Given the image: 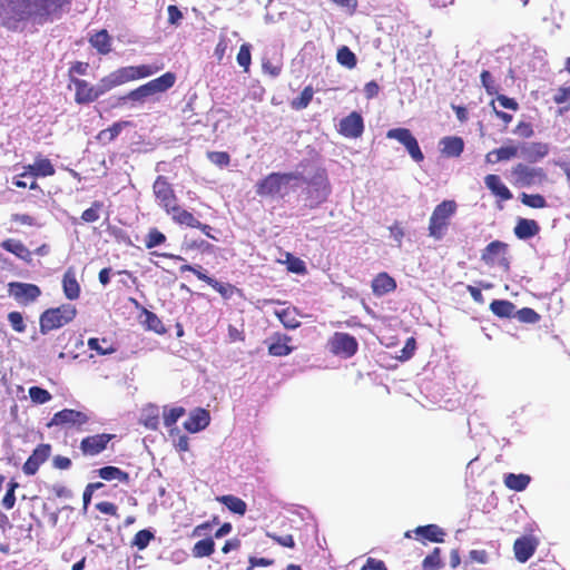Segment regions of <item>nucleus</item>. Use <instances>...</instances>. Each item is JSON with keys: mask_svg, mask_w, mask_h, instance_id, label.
Returning <instances> with one entry per match:
<instances>
[{"mask_svg": "<svg viewBox=\"0 0 570 570\" xmlns=\"http://www.w3.org/2000/svg\"><path fill=\"white\" fill-rule=\"evenodd\" d=\"M51 453V445L41 443L32 452L22 465V471L26 475H35L40 465L45 463Z\"/></svg>", "mask_w": 570, "mask_h": 570, "instance_id": "nucleus-17", "label": "nucleus"}, {"mask_svg": "<svg viewBox=\"0 0 570 570\" xmlns=\"http://www.w3.org/2000/svg\"><path fill=\"white\" fill-rule=\"evenodd\" d=\"M287 269L295 274H305L306 273L305 263L301 258L294 257V256L288 257Z\"/></svg>", "mask_w": 570, "mask_h": 570, "instance_id": "nucleus-62", "label": "nucleus"}, {"mask_svg": "<svg viewBox=\"0 0 570 570\" xmlns=\"http://www.w3.org/2000/svg\"><path fill=\"white\" fill-rule=\"evenodd\" d=\"M104 209V203L100 200H95L91 203V206L85 209L81 214V220L83 223H95L100 218V213Z\"/></svg>", "mask_w": 570, "mask_h": 570, "instance_id": "nucleus-47", "label": "nucleus"}, {"mask_svg": "<svg viewBox=\"0 0 570 570\" xmlns=\"http://www.w3.org/2000/svg\"><path fill=\"white\" fill-rule=\"evenodd\" d=\"M99 478L105 481L118 480L121 483L128 484L130 482L129 473L112 465L102 466L97 471Z\"/></svg>", "mask_w": 570, "mask_h": 570, "instance_id": "nucleus-31", "label": "nucleus"}, {"mask_svg": "<svg viewBox=\"0 0 570 570\" xmlns=\"http://www.w3.org/2000/svg\"><path fill=\"white\" fill-rule=\"evenodd\" d=\"M72 0H0V26L17 31L22 22L45 24L59 19Z\"/></svg>", "mask_w": 570, "mask_h": 570, "instance_id": "nucleus-1", "label": "nucleus"}, {"mask_svg": "<svg viewBox=\"0 0 570 570\" xmlns=\"http://www.w3.org/2000/svg\"><path fill=\"white\" fill-rule=\"evenodd\" d=\"M237 63L244 68V71L247 72L249 70V66L252 62L250 55V45L243 43L239 48V51L236 57Z\"/></svg>", "mask_w": 570, "mask_h": 570, "instance_id": "nucleus-52", "label": "nucleus"}, {"mask_svg": "<svg viewBox=\"0 0 570 570\" xmlns=\"http://www.w3.org/2000/svg\"><path fill=\"white\" fill-rule=\"evenodd\" d=\"M168 215L171 216V219L176 224L185 225L190 228H195V226H200V222L190 212L181 208L178 205Z\"/></svg>", "mask_w": 570, "mask_h": 570, "instance_id": "nucleus-30", "label": "nucleus"}, {"mask_svg": "<svg viewBox=\"0 0 570 570\" xmlns=\"http://www.w3.org/2000/svg\"><path fill=\"white\" fill-rule=\"evenodd\" d=\"M314 90L312 86H306L298 97L294 98L291 102V107L295 110L305 109L312 101Z\"/></svg>", "mask_w": 570, "mask_h": 570, "instance_id": "nucleus-45", "label": "nucleus"}, {"mask_svg": "<svg viewBox=\"0 0 570 570\" xmlns=\"http://www.w3.org/2000/svg\"><path fill=\"white\" fill-rule=\"evenodd\" d=\"M549 150L550 148L548 144L534 141L523 148V154L529 161L535 163L544 158L549 154Z\"/></svg>", "mask_w": 570, "mask_h": 570, "instance_id": "nucleus-33", "label": "nucleus"}, {"mask_svg": "<svg viewBox=\"0 0 570 570\" xmlns=\"http://www.w3.org/2000/svg\"><path fill=\"white\" fill-rule=\"evenodd\" d=\"M540 232V226L534 219L519 218L513 228L514 235L519 239H528Z\"/></svg>", "mask_w": 570, "mask_h": 570, "instance_id": "nucleus-24", "label": "nucleus"}, {"mask_svg": "<svg viewBox=\"0 0 570 570\" xmlns=\"http://www.w3.org/2000/svg\"><path fill=\"white\" fill-rule=\"evenodd\" d=\"M29 396L36 404H45L52 399L50 392L40 386H31L29 389Z\"/></svg>", "mask_w": 570, "mask_h": 570, "instance_id": "nucleus-50", "label": "nucleus"}, {"mask_svg": "<svg viewBox=\"0 0 570 570\" xmlns=\"http://www.w3.org/2000/svg\"><path fill=\"white\" fill-rule=\"evenodd\" d=\"M217 500L222 502L230 512L244 515L246 513V502L238 497L227 494L218 497Z\"/></svg>", "mask_w": 570, "mask_h": 570, "instance_id": "nucleus-41", "label": "nucleus"}, {"mask_svg": "<svg viewBox=\"0 0 570 570\" xmlns=\"http://www.w3.org/2000/svg\"><path fill=\"white\" fill-rule=\"evenodd\" d=\"M177 80V77L174 72L167 71L159 76L158 78H155L146 83H144V87L146 89L147 96L153 97L158 94L166 92L171 87H174L175 82Z\"/></svg>", "mask_w": 570, "mask_h": 570, "instance_id": "nucleus-18", "label": "nucleus"}, {"mask_svg": "<svg viewBox=\"0 0 570 570\" xmlns=\"http://www.w3.org/2000/svg\"><path fill=\"white\" fill-rule=\"evenodd\" d=\"M442 154L446 157H459L464 150V141L458 136H446L440 141Z\"/></svg>", "mask_w": 570, "mask_h": 570, "instance_id": "nucleus-27", "label": "nucleus"}, {"mask_svg": "<svg viewBox=\"0 0 570 570\" xmlns=\"http://www.w3.org/2000/svg\"><path fill=\"white\" fill-rule=\"evenodd\" d=\"M443 567L441 549L434 548L422 561L423 570H440Z\"/></svg>", "mask_w": 570, "mask_h": 570, "instance_id": "nucleus-46", "label": "nucleus"}, {"mask_svg": "<svg viewBox=\"0 0 570 570\" xmlns=\"http://www.w3.org/2000/svg\"><path fill=\"white\" fill-rule=\"evenodd\" d=\"M207 158L219 167L228 166L230 163V156L226 151H208Z\"/></svg>", "mask_w": 570, "mask_h": 570, "instance_id": "nucleus-57", "label": "nucleus"}, {"mask_svg": "<svg viewBox=\"0 0 570 570\" xmlns=\"http://www.w3.org/2000/svg\"><path fill=\"white\" fill-rule=\"evenodd\" d=\"M62 289L65 296L69 301H75L80 296V285L76 278V274L72 269H68L62 277Z\"/></svg>", "mask_w": 570, "mask_h": 570, "instance_id": "nucleus-28", "label": "nucleus"}, {"mask_svg": "<svg viewBox=\"0 0 570 570\" xmlns=\"http://www.w3.org/2000/svg\"><path fill=\"white\" fill-rule=\"evenodd\" d=\"M519 148L515 145H507L495 148L485 155L488 164H497L504 160H510L518 155Z\"/></svg>", "mask_w": 570, "mask_h": 570, "instance_id": "nucleus-26", "label": "nucleus"}, {"mask_svg": "<svg viewBox=\"0 0 570 570\" xmlns=\"http://www.w3.org/2000/svg\"><path fill=\"white\" fill-rule=\"evenodd\" d=\"M77 313V307L69 303L47 308L39 317L40 333L45 335L68 325L76 318Z\"/></svg>", "mask_w": 570, "mask_h": 570, "instance_id": "nucleus-3", "label": "nucleus"}, {"mask_svg": "<svg viewBox=\"0 0 570 570\" xmlns=\"http://www.w3.org/2000/svg\"><path fill=\"white\" fill-rule=\"evenodd\" d=\"M336 60L341 66L347 69H354L357 65L355 53L347 46H342L337 49Z\"/></svg>", "mask_w": 570, "mask_h": 570, "instance_id": "nucleus-42", "label": "nucleus"}, {"mask_svg": "<svg viewBox=\"0 0 570 570\" xmlns=\"http://www.w3.org/2000/svg\"><path fill=\"white\" fill-rule=\"evenodd\" d=\"M535 549L537 542L531 537L518 538L513 543L515 559L521 563L527 562L534 554Z\"/></svg>", "mask_w": 570, "mask_h": 570, "instance_id": "nucleus-19", "label": "nucleus"}, {"mask_svg": "<svg viewBox=\"0 0 570 570\" xmlns=\"http://www.w3.org/2000/svg\"><path fill=\"white\" fill-rule=\"evenodd\" d=\"M8 293L20 305H29L40 297L41 289L36 284L10 282L8 284Z\"/></svg>", "mask_w": 570, "mask_h": 570, "instance_id": "nucleus-12", "label": "nucleus"}, {"mask_svg": "<svg viewBox=\"0 0 570 570\" xmlns=\"http://www.w3.org/2000/svg\"><path fill=\"white\" fill-rule=\"evenodd\" d=\"M484 184L487 188L501 202L512 199L513 195L511 190L502 183L500 176L495 174H489L484 177Z\"/></svg>", "mask_w": 570, "mask_h": 570, "instance_id": "nucleus-21", "label": "nucleus"}, {"mask_svg": "<svg viewBox=\"0 0 570 570\" xmlns=\"http://www.w3.org/2000/svg\"><path fill=\"white\" fill-rule=\"evenodd\" d=\"M164 65H139V66H127L116 69L109 75L105 76V81L108 86L109 91L114 88L124 83L148 78L158 71L163 70Z\"/></svg>", "mask_w": 570, "mask_h": 570, "instance_id": "nucleus-2", "label": "nucleus"}, {"mask_svg": "<svg viewBox=\"0 0 570 570\" xmlns=\"http://www.w3.org/2000/svg\"><path fill=\"white\" fill-rule=\"evenodd\" d=\"M166 236L164 233L158 230L157 228L149 229L148 234L145 238V246L148 249H151L158 245H161L166 242Z\"/></svg>", "mask_w": 570, "mask_h": 570, "instance_id": "nucleus-49", "label": "nucleus"}, {"mask_svg": "<svg viewBox=\"0 0 570 570\" xmlns=\"http://www.w3.org/2000/svg\"><path fill=\"white\" fill-rule=\"evenodd\" d=\"M328 345L333 354L341 355L346 358L355 355L358 348L356 338L348 333L342 332L334 333L330 338Z\"/></svg>", "mask_w": 570, "mask_h": 570, "instance_id": "nucleus-13", "label": "nucleus"}, {"mask_svg": "<svg viewBox=\"0 0 570 570\" xmlns=\"http://www.w3.org/2000/svg\"><path fill=\"white\" fill-rule=\"evenodd\" d=\"M141 423L150 430H156L159 423L158 410L156 407H150L141 419Z\"/></svg>", "mask_w": 570, "mask_h": 570, "instance_id": "nucleus-55", "label": "nucleus"}, {"mask_svg": "<svg viewBox=\"0 0 570 570\" xmlns=\"http://www.w3.org/2000/svg\"><path fill=\"white\" fill-rule=\"evenodd\" d=\"M215 552V541L213 537L198 540L191 548L194 558L202 559L210 557Z\"/></svg>", "mask_w": 570, "mask_h": 570, "instance_id": "nucleus-36", "label": "nucleus"}, {"mask_svg": "<svg viewBox=\"0 0 570 570\" xmlns=\"http://www.w3.org/2000/svg\"><path fill=\"white\" fill-rule=\"evenodd\" d=\"M212 530H213V522H203L200 524H197L191 533H190V537L191 538H200V537H204V538H207V537H212L210 533H212Z\"/></svg>", "mask_w": 570, "mask_h": 570, "instance_id": "nucleus-60", "label": "nucleus"}, {"mask_svg": "<svg viewBox=\"0 0 570 570\" xmlns=\"http://www.w3.org/2000/svg\"><path fill=\"white\" fill-rule=\"evenodd\" d=\"M36 164H37V173H35V178L50 177L56 174L55 166L49 158L38 155L36 157Z\"/></svg>", "mask_w": 570, "mask_h": 570, "instance_id": "nucleus-43", "label": "nucleus"}, {"mask_svg": "<svg viewBox=\"0 0 570 570\" xmlns=\"http://www.w3.org/2000/svg\"><path fill=\"white\" fill-rule=\"evenodd\" d=\"M521 203L533 209H541L548 206L546 198L541 194H520Z\"/></svg>", "mask_w": 570, "mask_h": 570, "instance_id": "nucleus-44", "label": "nucleus"}, {"mask_svg": "<svg viewBox=\"0 0 570 570\" xmlns=\"http://www.w3.org/2000/svg\"><path fill=\"white\" fill-rule=\"evenodd\" d=\"M514 317H517L520 322L528 324H535L541 318V316L530 307H523L519 311H515Z\"/></svg>", "mask_w": 570, "mask_h": 570, "instance_id": "nucleus-51", "label": "nucleus"}, {"mask_svg": "<svg viewBox=\"0 0 570 570\" xmlns=\"http://www.w3.org/2000/svg\"><path fill=\"white\" fill-rule=\"evenodd\" d=\"M456 209L458 205L452 199H445L436 205L429 220V236L435 240H441L448 233Z\"/></svg>", "mask_w": 570, "mask_h": 570, "instance_id": "nucleus-4", "label": "nucleus"}, {"mask_svg": "<svg viewBox=\"0 0 570 570\" xmlns=\"http://www.w3.org/2000/svg\"><path fill=\"white\" fill-rule=\"evenodd\" d=\"M90 421L89 415L86 412L63 409L52 415L50 421L47 423V428L59 426L62 429H75L82 431L83 426Z\"/></svg>", "mask_w": 570, "mask_h": 570, "instance_id": "nucleus-8", "label": "nucleus"}, {"mask_svg": "<svg viewBox=\"0 0 570 570\" xmlns=\"http://www.w3.org/2000/svg\"><path fill=\"white\" fill-rule=\"evenodd\" d=\"M140 316H144L141 323L145 325L147 330L154 331L157 334L166 333V327L164 323L154 312L147 309L146 307H141Z\"/></svg>", "mask_w": 570, "mask_h": 570, "instance_id": "nucleus-37", "label": "nucleus"}, {"mask_svg": "<svg viewBox=\"0 0 570 570\" xmlns=\"http://www.w3.org/2000/svg\"><path fill=\"white\" fill-rule=\"evenodd\" d=\"M8 322L10 323L12 330L17 333H24L27 330L23 316L18 311H13L8 314Z\"/></svg>", "mask_w": 570, "mask_h": 570, "instance_id": "nucleus-54", "label": "nucleus"}, {"mask_svg": "<svg viewBox=\"0 0 570 570\" xmlns=\"http://www.w3.org/2000/svg\"><path fill=\"white\" fill-rule=\"evenodd\" d=\"M89 63L83 61L73 62L68 69V78L70 83L75 79H79L77 76H86L88 73Z\"/></svg>", "mask_w": 570, "mask_h": 570, "instance_id": "nucleus-53", "label": "nucleus"}, {"mask_svg": "<svg viewBox=\"0 0 570 570\" xmlns=\"http://www.w3.org/2000/svg\"><path fill=\"white\" fill-rule=\"evenodd\" d=\"M132 126L131 121L121 120L114 122L110 127L102 129L97 135V140L101 144H109L115 140L124 128Z\"/></svg>", "mask_w": 570, "mask_h": 570, "instance_id": "nucleus-29", "label": "nucleus"}, {"mask_svg": "<svg viewBox=\"0 0 570 570\" xmlns=\"http://www.w3.org/2000/svg\"><path fill=\"white\" fill-rule=\"evenodd\" d=\"M481 261L488 267H498L509 273L511 269L509 244L498 239L490 242L481 252Z\"/></svg>", "mask_w": 570, "mask_h": 570, "instance_id": "nucleus-6", "label": "nucleus"}, {"mask_svg": "<svg viewBox=\"0 0 570 570\" xmlns=\"http://www.w3.org/2000/svg\"><path fill=\"white\" fill-rule=\"evenodd\" d=\"M491 312L500 318L514 317L515 305L507 299H494L490 304Z\"/></svg>", "mask_w": 570, "mask_h": 570, "instance_id": "nucleus-35", "label": "nucleus"}, {"mask_svg": "<svg viewBox=\"0 0 570 570\" xmlns=\"http://www.w3.org/2000/svg\"><path fill=\"white\" fill-rule=\"evenodd\" d=\"M126 98H128L129 101L142 104L148 98V96L144 85H141L126 94Z\"/></svg>", "mask_w": 570, "mask_h": 570, "instance_id": "nucleus-63", "label": "nucleus"}, {"mask_svg": "<svg viewBox=\"0 0 570 570\" xmlns=\"http://www.w3.org/2000/svg\"><path fill=\"white\" fill-rule=\"evenodd\" d=\"M115 439V434L99 433L83 438L79 449L85 456H96L102 453L108 444Z\"/></svg>", "mask_w": 570, "mask_h": 570, "instance_id": "nucleus-14", "label": "nucleus"}, {"mask_svg": "<svg viewBox=\"0 0 570 570\" xmlns=\"http://www.w3.org/2000/svg\"><path fill=\"white\" fill-rule=\"evenodd\" d=\"M364 131V121L357 111H352L342 118L338 125V132L347 138H358Z\"/></svg>", "mask_w": 570, "mask_h": 570, "instance_id": "nucleus-16", "label": "nucleus"}, {"mask_svg": "<svg viewBox=\"0 0 570 570\" xmlns=\"http://www.w3.org/2000/svg\"><path fill=\"white\" fill-rule=\"evenodd\" d=\"M209 412L205 409H196L184 422V428L190 433H197L209 425Z\"/></svg>", "mask_w": 570, "mask_h": 570, "instance_id": "nucleus-20", "label": "nucleus"}, {"mask_svg": "<svg viewBox=\"0 0 570 570\" xmlns=\"http://www.w3.org/2000/svg\"><path fill=\"white\" fill-rule=\"evenodd\" d=\"M298 177L299 175L296 173H271L257 181L255 186L256 195L259 197L284 196L282 194L283 188Z\"/></svg>", "mask_w": 570, "mask_h": 570, "instance_id": "nucleus-5", "label": "nucleus"}, {"mask_svg": "<svg viewBox=\"0 0 570 570\" xmlns=\"http://www.w3.org/2000/svg\"><path fill=\"white\" fill-rule=\"evenodd\" d=\"M531 481V478L528 474H514L508 473L504 475L503 482L504 485L513 491L521 492L527 489Z\"/></svg>", "mask_w": 570, "mask_h": 570, "instance_id": "nucleus-38", "label": "nucleus"}, {"mask_svg": "<svg viewBox=\"0 0 570 570\" xmlns=\"http://www.w3.org/2000/svg\"><path fill=\"white\" fill-rule=\"evenodd\" d=\"M512 184L517 187H530L540 185L547 179V174L541 167H530L519 163L511 168Z\"/></svg>", "mask_w": 570, "mask_h": 570, "instance_id": "nucleus-9", "label": "nucleus"}, {"mask_svg": "<svg viewBox=\"0 0 570 570\" xmlns=\"http://www.w3.org/2000/svg\"><path fill=\"white\" fill-rule=\"evenodd\" d=\"M425 544L426 542L441 543L444 542L446 532L438 524L431 523L426 525H419L414 530H409L404 533L405 538H413Z\"/></svg>", "mask_w": 570, "mask_h": 570, "instance_id": "nucleus-15", "label": "nucleus"}, {"mask_svg": "<svg viewBox=\"0 0 570 570\" xmlns=\"http://www.w3.org/2000/svg\"><path fill=\"white\" fill-rule=\"evenodd\" d=\"M267 537L282 547L289 549H293L295 547V540L292 534L278 535L276 533L268 532Z\"/></svg>", "mask_w": 570, "mask_h": 570, "instance_id": "nucleus-61", "label": "nucleus"}, {"mask_svg": "<svg viewBox=\"0 0 570 570\" xmlns=\"http://www.w3.org/2000/svg\"><path fill=\"white\" fill-rule=\"evenodd\" d=\"M153 191L158 204L165 209L167 214H169L178 205L177 196L166 177L158 176L156 178L153 185Z\"/></svg>", "mask_w": 570, "mask_h": 570, "instance_id": "nucleus-11", "label": "nucleus"}, {"mask_svg": "<svg viewBox=\"0 0 570 570\" xmlns=\"http://www.w3.org/2000/svg\"><path fill=\"white\" fill-rule=\"evenodd\" d=\"M88 347L96 351L99 355H109L117 351L115 344L107 337L97 338L91 337L88 340Z\"/></svg>", "mask_w": 570, "mask_h": 570, "instance_id": "nucleus-40", "label": "nucleus"}, {"mask_svg": "<svg viewBox=\"0 0 570 570\" xmlns=\"http://www.w3.org/2000/svg\"><path fill=\"white\" fill-rule=\"evenodd\" d=\"M553 101L557 105L566 104L564 109H570V86L569 87H560L557 94L553 96Z\"/></svg>", "mask_w": 570, "mask_h": 570, "instance_id": "nucleus-59", "label": "nucleus"}, {"mask_svg": "<svg viewBox=\"0 0 570 570\" xmlns=\"http://www.w3.org/2000/svg\"><path fill=\"white\" fill-rule=\"evenodd\" d=\"M372 291L376 296H383L396 289L395 279L387 273H379L372 281Z\"/></svg>", "mask_w": 570, "mask_h": 570, "instance_id": "nucleus-23", "label": "nucleus"}, {"mask_svg": "<svg viewBox=\"0 0 570 570\" xmlns=\"http://www.w3.org/2000/svg\"><path fill=\"white\" fill-rule=\"evenodd\" d=\"M75 88V102L78 105H89L96 101L100 96L109 91L108 86L102 77L99 82L95 86L85 79H75L69 85Z\"/></svg>", "mask_w": 570, "mask_h": 570, "instance_id": "nucleus-7", "label": "nucleus"}, {"mask_svg": "<svg viewBox=\"0 0 570 570\" xmlns=\"http://www.w3.org/2000/svg\"><path fill=\"white\" fill-rule=\"evenodd\" d=\"M292 341V337L282 334V333H275L271 337V343L268 344V353L273 356H287L289 355L294 347L289 345V342Z\"/></svg>", "mask_w": 570, "mask_h": 570, "instance_id": "nucleus-22", "label": "nucleus"}, {"mask_svg": "<svg viewBox=\"0 0 570 570\" xmlns=\"http://www.w3.org/2000/svg\"><path fill=\"white\" fill-rule=\"evenodd\" d=\"M199 281L205 282L207 285H209L212 288L218 292L219 295L225 299H229L236 293H242V291L237 288L235 285L230 283H220L208 275H199Z\"/></svg>", "mask_w": 570, "mask_h": 570, "instance_id": "nucleus-25", "label": "nucleus"}, {"mask_svg": "<svg viewBox=\"0 0 570 570\" xmlns=\"http://www.w3.org/2000/svg\"><path fill=\"white\" fill-rule=\"evenodd\" d=\"M275 315L279 322L288 330H295L301 325L296 308L286 307L281 311H276Z\"/></svg>", "mask_w": 570, "mask_h": 570, "instance_id": "nucleus-39", "label": "nucleus"}, {"mask_svg": "<svg viewBox=\"0 0 570 570\" xmlns=\"http://www.w3.org/2000/svg\"><path fill=\"white\" fill-rule=\"evenodd\" d=\"M0 246L16 255L18 258L20 259H23V261H29L30 259V250L24 246V244L18 239H12V238H8V239H4L3 242H1Z\"/></svg>", "mask_w": 570, "mask_h": 570, "instance_id": "nucleus-34", "label": "nucleus"}, {"mask_svg": "<svg viewBox=\"0 0 570 570\" xmlns=\"http://www.w3.org/2000/svg\"><path fill=\"white\" fill-rule=\"evenodd\" d=\"M480 78L482 86L489 95L498 94V86L490 71L483 70Z\"/></svg>", "mask_w": 570, "mask_h": 570, "instance_id": "nucleus-58", "label": "nucleus"}, {"mask_svg": "<svg viewBox=\"0 0 570 570\" xmlns=\"http://www.w3.org/2000/svg\"><path fill=\"white\" fill-rule=\"evenodd\" d=\"M89 42L100 55H108L111 51V38L105 29L92 35Z\"/></svg>", "mask_w": 570, "mask_h": 570, "instance_id": "nucleus-32", "label": "nucleus"}, {"mask_svg": "<svg viewBox=\"0 0 570 570\" xmlns=\"http://www.w3.org/2000/svg\"><path fill=\"white\" fill-rule=\"evenodd\" d=\"M386 138L395 139L403 145L415 163H422L424 160V154L419 146L417 139L410 129L403 127L392 128L387 130Z\"/></svg>", "mask_w": 570, "mask_h": 570, "instance_id": "nucleus-10", "label": "nucleus"}, {"mask_svg": "<svg viewBox=\"0 0 570 570\" xmlns=\"http://www.w3.org/2000/svg\"><path fill=\"white\" fill-rule=\"evenodd\" d=\"M185 414L184 407H171L169 411L164 413V424L169 428L174 425Z\"/></svg>", "mask_w": 570, "mask_h": 570, "instance_id": "nucleus-56", "label": "nucleus"}, {"mask_svg": "<svg viewBox=\"0 0 570 570\" xmlns=\"http://www.w3.org/2000/svg\"><path fill=\"white\" fill-rule=\"evenodd\" d=\"M155 538L154 533L150 530L142 529L139 530L132 539L131 544L136 547L138 550H144L148 547L150 541Z\"/></svg>", "mask_w": 570, "mask_h": 570, "instance_id": "nucleus-48", "label": "nucleus"}, {"mask_svg": "<svg viewBox=\"0 0 570 570\" xmlns=\"http://www.w3.org/2000/svg\"><path fill=\"white\" fill-rule=\"evenodd\" d=\"M361 570H389L384 561L375 558H367Z\"/></svg>", "mask_w": 570, "mask_h": 570, "instance_id": "nucleus-64", "label": "nucleus"}]
</instances>
